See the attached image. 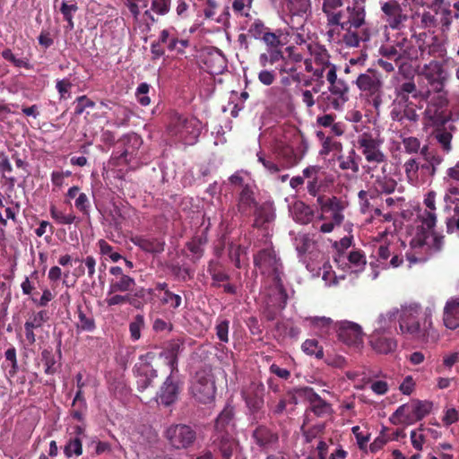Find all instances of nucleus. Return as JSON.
<instances>
[{"label":"nucleus","instance_id":"1","mask_svg":"<svg viewBox=\"0 0 459 459\" xmlns=\"http://www.w3.org/2000/svg\"><path fill=\"white\" fill-rule=\"evenodd\" d=\"M363 121L362 117H352L353 128L360 133L357 138V148L364 156L368 166H364L367 173H370L373 168L382 163H386V155L382 151L383 141L379 138L377 131L372 132L376 126V119L371 120L369 117Z\"/></svg>","mask_w":459,"mask_h":459},{"label":"nucleus","instance_id":"2","mask_svg":"<svg viewBox=\"0 0 459 459\" xmlns=\"http://www.w3.org/2000/svg\"><path fill=\"white\" fill-rule=\"evenodd\" d=\"M399 328L401 334L417 342H427L429 337L436 335L431 309L421 311L419 306H410L402 309Z\"/></svg>","mask_w":459,"mask_h":459},{"label":"nucleus","instance_id":"3","mask_svg":"<svg viewBox=\"0 0 459 459\" xmlns=\"http://www.w3.org/2000/svg\"><path fill=\"white\" fill-rule=\"evenodd\" d=\"M308 149L307 142L302 132L295 126H286L282 129V137L276 142L274 152L287 168L299 163Z\"/></svg>","mask_w":459,"mask_h":459},{"label":"nucleus","instance_id":"4","mask_svg":"<svg viewBox=\"0 0 459 459\" xmlns=\"http://www.w3.org/2000/svg\"><path fill=\"white\" fill-rule=\"evenodd\" d=\"M355 83L365 96L367 111L379 115L384 106V82L381 73L375 69H368L357 77Z\"/></svg>","mask_w":459,"mask_h":459},{"label":"nucleus","instance_id":"5","mask_svg":"<svg viewBox=\"0 0 459 459\" xmlns=\"http://www.w3.org/2000/svg\"><path fill=\"white\" fill-rule=\"evenodd\" d=\"M190 393L199 403L209 404L214 401L216 386L211 365L205 364L195 372Z\"/></svg>","mask_w":459,"mask_h":459},{"label":"nucleus","instance_id":"6","mask_svg":"<svg viewBox=\"0 0 459 459\" xmlns=\"http://www.w3.org/2000/svg\"><path fill=\"white\" fill-rule=\"evenodd\" d=\"M432 407L433 403L430 401L415 400L399 406L391 415L390 420L394 424L411 425L429 414Z\"/></svg>","mask_w":459,"mask_h":459},{"label":"nucleus","instance_id":"7","mask_svg":"<svg viewBox=\"0 0 459 459\" xmlns=\"http://www.w3.org/2000/svg\"><path fill=\"white\" fill-rule=\"evenodd\" d=\"M174 120L169 126L170 132L178 135L186 143L192 144L198 138L203 123L197 117H173Z\"/></svg>","mask_w":459,"mask_h":459},{"label":"nucleus","instance_id":"8","mask_svg":"<svg viewBox=\"0 0 459 459\" xmlns=\"http://www.w3.org/2000/svg\"><path fill=\"white\" fill-rule=\"evenodd\" d=\"M426 126H433V137L442 147L443 151L448 152L451 150L452 133L455 130L453 125V117H426Z\"/></svg>","mask_w":459,"mask_h":459},{"label":"nucleus","instance_id":"9","mask_svg":"<svg viewBox=\"0 0 459 459\" xmlns=\"http://www.w3.org/2000/svg\"><path fill=\"white\" fill-rule=\"evenodd\" d=\"M254 264L262 274L272 277L273 281L276 280L277 276L281 277L282 264L272 248H264L257 252L254 255Z\"/></svg>","mask_w":459,"mask_h":459},{"label":"nucleus","instance_id":"10","mask_svg":"<svg viewBox=\"0 0 459 459\" xmlns=\"http://www.w3.org/2000/svg\"><path fill=\"white\" fill-rule=\"evenodd\" d=\"M165 437L172 447L176 449H186L195 443L196 432L188 425L176 424L167 429Z\"/></svg>","mask_w":459,"mask_h":459},{"label":"nucleus","instance_id":"11","mask_svg":"<svg viewBox=\"0 0 459 459\" xmlns=\"http://www.w3.org/2000/svg\"><path fill=\"white\" fill-rule=\"evenodd\" d=\"M418 75L425 79L433 91L443 90L448 80V73L443 63L437 60L425 64L418 72Z\"/></svg>","mask_w":459,"mask_h":459},{"label":"nucleus","instance_id":"12","mask_svg":"<svg viewBox=\"0 0 459 459\" xmlns=\"http://www.w3.org/2000/svg\"><path fill=\"white\" fill-rule=\"evenodd\" d=\"M343 18H340V23H334V26H340L342 30L362 29L366 24L365 5L358 0H354L351 5H348Z\"/></svg>","mask_w":459,"mask_h":459},{"label":"nucleus","instance_id":"13","mask_svg":"<svg viewBox=\"0 0 459 459\" xmlns=\"http://www.w3.org/2000/svg\"><path fill=\"white\" fill-rule=\"evenodd\" d=\"M316 201L321 209V220H330L337 224H342L344 219L342 214L344 205L340 198L336 196L329 197L326 195H319Z\"/></svg>","mask_w":459,"mask_h":459},{"label":"nucleus","instance_id":"14","mask_svg":"<svg viewBox=\"0 0 459 459\" xmlns=\"http://www.w3.org/2000/svg\"><path fill=\"white\" fill-rule=\"evenodd\" d=\"M211 448L221 459H231L238 446V440L230 432L212 433L210 438Z\"/></svg>","mask_w":459,"mask_h":459},{"label":"nucleus","instance_id":"15","mask_svg":"<svg viewBox=\"0 0 459 459\" xmlns=\"http://www.w3.org/2000/svg\"><path fill=\"white\" fill-rule=\"evenodd\" d=\"M382 19L392 30H401L408 20V15L396 0L381 3Z\"/></svg>","mask_w":459,"mask_h":459},{"label":"nucleus","instance_id":"16","mask_svg":"<svg viewBox=\"0 0 459 459\" xmlns=\"http://www.w3.org/2000/svg\"><path fill=\"white\" fill-rule=\"evenodd\" d=\"M337 337L348 346L359 348L363 342V332L359 325L350 322H337Z\"/></svg>","mask_w":459,"mask_h":459},{"label":"nucleus","instance_id":"17","mask_svg":"<svg viewBox=\"0 0 459 459\" xmlns=\"http://www.w3.org/2000/svg\"><path fill=\"white\" fill-rule=\"evenodd\" d=\"M251 438L262 452H268L279 444V435L266 425L259 424L252 431Z\"/></svg>","mask_w":459,"mask_h":459},{"label":"nucleus","instance_id":"18","mask_svg":"<svg viewBox=\"0 0 459 459\" xmlns=\"http://www.w3.org/2000/svg\"><path fill=\"white\" fill-rule=\"evenodd\" d=\"M299 396L309 403L310 411L317 417H324L332 412V405L322 399L310 386L299 387Z\"/></svg>","mask_w":459,"mask_h":459},{"label":"nucleus","instance_id":"19","mask_svg":"<svg viewBox=\"0 0 459 459\" xmlns=\"http://www.w3.org/2000/svg\"><path fill=\"white\" fill-rule=\"evenodd\" d=\"M247 406L252 413L258 412L264 407V386L261 383H251L242 392Z\"/></svg>","mask_w":459,"mask_h":459},{"label":"nucleus","instance_id":"20","mask_svg":"<svg viewBox=\"0 0 459 459\" xmlns=\"http://www.w3.org/2000/svg\"><path fill=\"white\" fill-rule=\"evenodd\" d=\"M184 349V340L177 338L169 341L160 352V356L165 359L167 365L170 368L171 374L178 371V357Z\"/></svg>","mask_w":459,"mask_h":459},{"label":"nucleus","instance_id":"21","mask_svg":"<svg viewBox=\"0 0 459 459\" xmlns=\"http://www.w3.org/2000/svg\"><path fill=\"white\" fill-rule=\"evenodd\" d=\"M433 91V94H430L429 91H427L429 100L423 115H445L449 103L447 91L444 89Z\"/></svg>","mask_w":459,"mask_h":459},{"label":"nucleus","instance_id":"22","mask_svg":"<svg viewBox=\"0 0 459 459\" xmlns=\"http://www.w3.org/2000/svg\"><path fill=\"white\" fill-rule=\"evenodd\" d=\"M307 179V189L310 195L316 196L323 186L325 172L320 166L313 165L305 168L302 171Z\"/></svg>","mask_w":459,"mask_h":459},{"label":"nucleus","instance_id":"23","mask_svg":"<svg viewBox=\"0 0 459 459\" xmlns=\"http://www.w3.org/2000/svg\"><path fill=\"white\" fill-rule=\"evenodd\" d=\"M179 392V385L170 373L157 394V401L165 406H169L178 399Z\"/></svg>","mask_w":459,"mask_h":459},{"label":"nucleus","instance_id":"24","mask_svg":"<svg viewBox=\"0 0 459 459\" xmlns=\"http://www.w3.org/2000/svg\"><path fill=\"white\" fill-rule=\"evenodd\" d=\"M305 321L308 323L310 329L321 338L329 337L336 332L337 323L326 316H309Z\"/></svg>","mask_w":459,"mask_h":459},{"label":"nucleus","instance_id":"25","mask_svg":"<svg viewBox=\"0 0 459 459\" xmlns=\"http://www.w3.org/2000/svg\"><path fill=\"white\" fill-rule=\"evenodd\" d=\"M444 244V237L432 232H417L416 236L411 240V247L420 248L428 246L431 250L438 252L442 249Z\"/></svg>","mask_w":459,"mask_h":459},{"label":"nucleus","instance_id":"26","mask_svg":"<svg viewBox=\"0 0 459 459\" xmlns=\"http://www.w3.org/2000/svg\"><path fill=\"white\" fill-rule=\"evenodd\" d=\"M134 375L139 392H143L148 387L152 386L153 380L158 377L157 370L148 362L136 364L134 366Z\"/></svg>","mask_w":459,"mask_h":459},{"label":"nucleus","instance_id":"27","mask_svg":"<svg viewBox=\"0 0 459 459\" xmlns=\"http://www.w3.org/2000/svg\"><path fill=\"white\" fill-rule=\"evenodd\" d=\"M131 242L143 251L151 254H160L165 248V241L160 238L137 235L131 238Z\"/></svg>","mask_w":459,"mask_h":459},{"label":"nucleus","instance_id":"28","mask_svg":"<svg viewBox=\"0 0 459 459\" xmlns=\"http://www.w3.org/2000/svg\"><path fill=\"white\" fill-rule=\"evenodd\" d=\"M450 7V3L445 0H434L430 5V9L434 11L438 19V25H441L442 31H446L450 29L455 18Z\"/></svg>","mask_w":459,"mask_h":459},{"label":"nucleus","instance_id":"29","mask_svg":"<svg viewBox=\"0 0 459 459\" xmlns=\"http://www.w3.org/2000/svg\"><path fill=\"white\" fill-rule=\"evenodd\" d=\"M443 323L449 330L459 328V297L449 299L444 307Z\"/></svg>","mask_w":459,"mask_h":459},{"label":"nucleus","instance_id":"30","mask_svg":"<svg viewBox=\"0 0 459 459\" xmlns=\"http://www.w3.org/2000/svg\"><path fill=\"white\" fill-rule=\"evenodd\" d=\"M256 205L254 191L248 184H246L238 197V212L243 216H250Z\"/></svg>","mask_w":459,"mask_h":459},{"label":"nucleus","instance_id":"31","mask_svg":"<svg viewBox=\"0 0 459 459\" xmlns=\"http://www.w3.org/2000/svg\"><path fill=\"white\" fill-rule=\"evenodd\" d=\"M369 342L372 349L380 354L391 353L397 347V342L394 338L382 335L377 330L371 334Z\"/></svg>","mask_w":459,"mask_h":459},{"label":"nucleus","instance_id":"32","mask_svg":"<svg viewBox=\"0 0 459 459\" xmlns=\"http://www.w3.org/2000/svg\"><path fill=\"white\" fill-rule=\"evenodd\" d=\"M234 408L227 404L215 420L212 433L230 432L234 429Z\"/></svg>","mask_w":459,"mask_h":459},{"label":"nucleus","instance_id":"33","mask_svg":"<svg viewBox=\"0 0 459 459\" xmlns=\"http://www.w3.org/2000/svg\"><path fill=\"white\" fill-rule=\"evenodd\" d=\"M142 139L136 134L126 136L123 140L124 149L116 158L123 160L126 163H129L136 158L138 149L142 145Z\"/></svg>","mask_w":459,"mask_h":459},{"label":"nucleus","instance_id":"34","mask_svg":"<svg viewBox=\"0 0 459 459\" xmlns=\"http://www.w3.org/2000/svg\"><path fill=\"white\" fill-rule=\"evenodd\" d=\"M136 285L135 280L130 275L111 278L108 285V295L115 293H131Z\"/></svg>","mask_w":459,"mask_h":459},{"label":"nucleus","instance_id":"35","mask_svg":"<svg viewBox=\"0 0 459 459\" xmlns=\"http://www.w3.org/2000/svg\"><path fill=\"white\" fill-rule=\"evenodd\" d=\"M342 5V0H323L322 10L327 17V24L334 26V23H340V18H343L345 13L342 11H337Z\"/></svg>","mask_w":459,"mask_h":459},{"label":"nucleus","instance_id":"36","mask_svg":"<svg viewBox=\"0 0 459 459\" xmlns=\"http://www.w3.org/2000/svg\"><path fill=\"white\" fill-rule=\"evenodd\" d=\"M288 8L291 13L292 26L295 27L294 22L296 19L300 20L299 23L301 26L306 22L304 14L310 8V0H289Z\"/></svg>","mask_w":459,"mask_h":459},{"label":"nucleus","instance_id":"37","mask_svg":"<svg viewBox=\"0 0 459 459\" xmlns=\"http://www.w3.org/2000/svg\"><path fill=\"white\" fill-rule=\"evenodd\" d=\"M318 139L322 142V149L320 151V155L327 156L330 153H333L334 155H338L342 151V144L341 142L333 139L330 135H325V133L323 131H318L316 133Z\"/></svg>","mask_w":459,"mask_h":459},{"label":"nucleus","instance_id":"38","mask_svg":"<svg viewBox=\"0 0 459 459\" xmlns=\"http://www.w3.org/2000/svg\"><path fill=\"white\" fill-rule=\"evenodd\" d=\"M336 160L342 170H351L355 174L359 172V160L360 157L356 153L353 148L351 149L346 155L339 153Z\"/></svg>","mask_w":459,"mask_h":459},{"label":"nucleus","instance_id":"39","mask_svg":"<svg viewBox=\"0 0 459 459\" xmlns=\"http://www.w3.org/2000/svg\"><path fill=\"white\" fill-rule=\"evenodd\" d=\"M292 216L295 221L300 224H308L314 219L313 209L303 202H296L292 208Z\"/></svg>","mask_w":459,"mask_h":459},{"label":"nucleus","instance_id":"40","mask_svg":"<svg viewBox=\"0 0 459 459\" xmlns=\"http://www.w3.org/2000/svg\"><path fill=\"white\" fill-rule=\"evenodd\" d=\"M79 7L75 0H61L59 12L62 13L64 20L67 22L66 29L72 30L74 28V15Z\"/></svg>","mask_w":459,"mask_h":459},{"label":"nucleus","instance_id":"41","mask_svg":"<svg viewBox=\"0 0 459 459\" xmlns=\"http://www.w3.org/2000/svg\"><path fill=\"white\" fill-rule=\"evenodd\" d=\"M86 411L87 403L84 398L82 389L77 388V392L72 403L71 416L78 421H83Z\"/></svg>","mask_w":459,"mask_h":459},{"label":"nucleus","instance_id":"42","mask_svg":"<svg viewBox=\"0 0 459 459\" xmlns=\"http://www.w3.org/2000/svg\"><path fill=\"white\" fill-rule=\"evenodd\" d=\"M373 186L377 194L390 195L394 192L397 182L391 176L384 174L376 177Z\"/></svg>","mask_w":459,"mask_h":459},{"label":"nucleus","instance_id":"43","mask_svg":"<svg viewBox=\"0 0 459 459\" xmlns=\"http://www.w3.org/2000/svg\"><path fill=\"white\" fill-rule=\"evenodd\" d=\"M345 30L343 41L349 47H359L360 41H368L370 39L368 28H362L360 31H354L352 29Z\"/></svg>","mask_w":459,"mask_h":459},{"label":"nucleus","instance_id":"44","mask_svg":"<svg viewBox=\"0 0 459 459\" xmlns=\"http://www.w3.org/2000/svg\"><path fill=\"white\" fill-rule=\"evenodd\" d=\"M229 257L234 265L241 269L247 264L246 248L241 245L230 244L229 247Z\"/></svg>","mask_w":459,"mask_h":459},{"label":"nucleus","instance_id":"45","mask_svg":"<svg viewBox=\"0 0 459 459\" xmlns=\"http://www.w3.org/2000/svg\"><path fill=\"white\" fill-rule=\"evenodd\" d=\"M207 272L212 276L213 287H220V282L230 279V276L221 270V264L217 260L209 261Z\"/></svg>","mask_w":459,"mask_h":459},{"label":"nucleus","instance_id":"46","mask_svg":"<svg viewBox=\"0 0 459 459\" xmlns=\"http://www.w3.org/2000/svg\"><path fill=\"white\" fill-rule=\"evenodd\" d=\"M329 90L332 94L339 97V99L333 101V105L335 108H338L339 101L343 104L348 100L349 88L342 80H337L334 83L330 84Z\"/></svg>","mask_w":459,"mask_h":459},{"label":"nucleus","instance_id":"47","mask_svg":"<svg viewBox=\"0 0 459 459\" xmlns=\"http://www.w3.org/2000/svg\"><path fill=\"white\" fill-rule=\"evenodd\" d=\"M447 192L453 195H459V163L447 169Z\"/></svg>","mask_w":459,"mask_h":459},{"label":"nucleus","instance_id":"48","mask_svg":"<svg viewBox=\"0 0 459 459\" xmlns=\"http://www.w3.org/2000/svg\"><path fill=\"white\" fill-rule=\"evenodd\" d=\"M283 59V55L279 48H268L265 53L259 56V64L263 67L273 65L280 60Z\"/></svg>","mask_w":459,"mask_h":459},{"label":"nucleus","instance_id":"49","mask_svg":"<svg viewBox=\"0 0 459 459\" xmlns=\"http://www.w3.org/2000/svg\"><path fill=\"white\" fill-rule=\"evenodd\" d=\"M396 91H397L398 97H400L401 100H403L404 101L408 100V96L410 94H411L412 98H414V99H417V97L419 95L417 86L412 78H411V80H407V81L402 82L401 84H399V86L396 88Z\"/></svg>","mask_w":459,"mask_h":459},{"label":"nucleus","instance_id":"50","mask_svg":"<svg viewBox=\"0 0 459 459\" xmlns=\"http://www.w3.org/2000/svg\"><path fill=\"white\" fill-rule=\"evenodd\" d=\"M42 361L45 367L44 372L47 375H54L60 368V365L56 363L55 355L51 350L45 349L41 352Z\"/></svg>","mask_w":459,"mask_h":459},{"label":"nucleus","instance_id":"51","mask_svg":"<svg viewBox=\"0 0 459 459\" xmlns=\"http://www.w3.org/2000/svg\"><path fill=\"white\" fill-rule=\"evenodd\" d=\"M301 349L306 354L315 356L318 359H321L324 357L323 347L320 346L318 342L315 339L306 340L302 343Z\"/></svg>","mask_w":459,"mask_h":459},{"label":"nucleus","instance_id":"52","mask_svg":"<svg viewBox=\"0 0 459 459\" xmlns=\"http://www.w3.org/2000/svg\"><path fill=\"white\" fill-rule=\"evenodd\" d=\"M49 319L47 310L33 312L26 320L24 325H29L32 329L40 328Z\"/></svg>","mask_w":459,"mask_h":459},{"label":"nucleus","instance_id":"53","mask_svg":"<svg viewBox=\"0 0 459 459\" xmlns=\"http://www.w3.org/2000/svg\"><path fill=\"white\" fill-rule=\"evenodd\" d=\"M274 287L277 290L276 293V300H277V307L280 309H284L287 302H288V293L287 290L283 285V281L281 277H276V280L273 281Z\"/></svg>","mask_w":459,"mask_h":459},{"label":"nucleus","instance_id":"54","mask_svg":"<svg viewBox=\"0 0 459 459\" xmlns=\"http://www.w3.org/2000/svg\"><path fill=\"white\" fill-rule=\"evenodd\" d=\"M78 318L77 328L84 332H93L96 328L95 320L93 316H87L82 310V307H78Z\"/></svg>","mask_w":459,"mask_h":459},{"label":"nucleus","instance_id":"55","mask_svg":"<svg viewBox=\"0 0 459 459\" xmlns=\"http://www.w3.org/2000/svg\"><path fill=\"white\" fill-rule=\"evenodd\" d=\"M49 212L51 218L55 220L58 224L69 225L75 222L77 219L74 213L65 214L55 205L50 206Z\"/></svg>","mask_w":459,"mask_h":459},{"label":"nucleus","instance_id":"56","mask_svg":"<svg viewBox=\"0 0 459 459\" xmlns=\"http://www.w3.org/2000/svg\"><path fill=\"white\" fill-rule=\"evenodd\" d=\"M420 155L425 161L433 164L437 167L443 161V158L437 153V150L424 145L420 150Z\"/></svg>","mask_w":459,"mask_h":459},{"label":"nucleus","instance_id":"57","mask_svg":"<svg viewBox=\"0 0 459 459\" xmlns=\"http://www.w3.org/2000/svg\"><path fill=\"white\" fill-rule=\"evenodd\" d=\"M100 252L102 255L108 256L112 262H117L122 258V255L115 251L114 247L109 245L106 240L100 239L98 241Z\"/></svg>","mask_w":459,"mask_h":459},{"label":"nucleus","instance_id":"58","mask_svg":"<svg viewBox=\"0 0 459 459\" xmlns=\"http://www.w3.org/2000/svg\"><path fill=\"white\" fill-rule=\"evenodd\" d=\"M160 300L162 305H168L173 309L178 308L182 304L181 296L170 291L169 290H166V292L160 298Z\"/></svg>","mask_w":459,"mask_h":459},{"label":"nucleus","instance_id":"59","mask_svg":"<svg viewBox=\"0 0 459 459\" xmlns=\"http://www.w3.org/2000/svg\"><path fill=\"white\" fill-rule=\"evenodd\" d=\"M144 326V317L143 315H136L129 325L130 336L133 341H137L141 337V331Z\"/></svg>","mask_w":459,"mask_h":459},{"label":"nucleus","instance_id":"60","mask_svg":"<svg viewBox=\"0 0 459 459\" xmlns=\"http://www.w3.org/2000/svg\"><path fill=\"white\" fill-rule=\"evenodd\" d=\"M64 453L66 457H71L73 455L79 456L82 454V444L79 437L71 438L64 448Z\"/></svg>","mask_w":459,"mask_h":459},{"label":"nucleus","instance_id":"61","mask_svg":"<svg viewBox=\"0 0 459 459\" xmlns=\"http://www.w3.org/2000/svg\"><path fill=\"white\" fill-rule=\"evenodd\" d=\"M253 0H234L232 2V10L238 16H249V11L252 6Z\"/></svg>","mask_w":459,"mask_h":459},{"label":"nucleus","instance_id":"62","mask_svg":"<svg viewBox=\"0 0 459 459\" xmlns=\"http://www.w3.org/2000/svg\"><path fill=\"white\" fill-rule=\"evenodd\" d=\"M360 212L364 214L369 212L373 209V205L370 203V199L375 198L373 194L368 191L360 190L358 194Z\"/></svg>","mask_w":459,"mask_h":459},{"label":"nucleus","instance_id":"63","mask_svg":"<svg viewBox=\"0 0 459 459\" xmlns=\"http://www.w3.org/2000/svg\"><path fill=\"white\" fill-rule=\"evenodd\" d=\"M379 53L382 56L394 60L396 65L401 62V52L394 45L382 46L379 49Z\"/></svg>","mask_w":459,"mask_h":459},{"label":"nucleus","instance_id":"64","mask_svg":"<svg viewBox=\"0 0 459 459\" xmlns=\"http://www.w3.org/2000/svg\"><path fill=\"white\" fill-rule=\"evenodd\" d=\"M405 174L410 181L418 178L420 161L417 159H409L403 165Z\"/></svg>","mask_w":459,"mask_h":459}]
</instances>
